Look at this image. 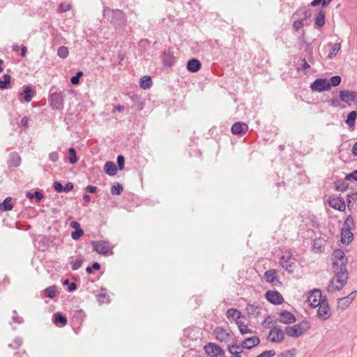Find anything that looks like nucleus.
Returning <instances> with one entry per match:
<instances>
[{"label": "nucleus", "mask_w": 357, "mask_h": 357, "mask_svg": "<svg viewBox=\"0 0 357 357\" xmlns=\"http://www.w3.org/2000/svg\"><path fill=\"white\" fill-rule=\"evenodd\" d=\"M305 52L306 53L305 57L307 59L308 62L310 63H314L313 59V46L311 43H308L305 46Z\"/></svg>", "instance_id": "nucleus-44"}, {"label": "nucleus", "mask_w": 357, "mask_h": 357, "mask_svg": "<svg viewBox=\"0 0 357 357\" xmlns=\"http://www.w3.org/2000/svg\"><path fill=\"white\" fill-rule=\"evenodd\" d=\"M318 307L317 313V317L321 321L328 320L331 316V311L329 305L324 304L318 305Z\"/></svg>", "instance_id": "nucleus-18"}, {"label": "nucleus", "mask_w": 357, "mask_h": 357, "mask_svg": "<svg viewBox=\"0 0 357 357\" xmlns=\"http://www.w3.org/2000/svg\"><path fill=\"white\" fill-rule=\"evenodd\" d=\"M86 317L84 312L82 310H77L73 312L72 323L73 325L79 326Z\"/></svg>", "instance_id": "nucleus-25"}, {"label": "nucleus", "mask_w": 357, "mask_h": 357, "mask_svg": "<svg viewBox=\"0 0 357 357\" xmlns=\"http://www.w3.org/2000/svg\"><path fill=\"white\" fill-rule=\"evenodd\" d=\"M45 295L47 298H54L56 296V286H50L45 289Z\"/></svg>", "instance_id": "nucleus-52"}, {"label": "nucleus", "mask_w": 357, "mask_h": 357, "mask_svg": "<svg viewBox=\"0 0 357 357\" xmlns=\"http://www.w3.org/2000/svg\"><path fill=\"white\" fill-rule=\"evenodd\" d=\"M356 119L357 112L355 110L350 112L347 116L345 123L352 130L354 129Z\"/></svg>", "instance_id": "nucleus-33"}, {"label": "nucleus", "mask_w": 357, "mask_h": 357, "mask_svg": "<svg viewBox=\"0 0 357 357\" xmlns=\"http://www.w3.org/2000/svg\"><path fill=\"white\" fill-rule=\"evenodd\" d=\"M11 76L9 74H4L3 79H0V89H7L10 86Z\"/></svg>", "instance_id": "nucleus-40"}, {"label": "nucleus", "mask_w": 357, "mask_h": 357, "mask_svg": "<svg viewBox=\"0 0 357 357\" xmlns=\"http://www.w3.org/2000/svg\"><path fill=\"white\" fill-rule=\"evenodd\" d=\"M13 315L12 317V319L13 322L19 324H22L24 322V319L22 317L17 315V312L15 310L13 311Z\"/></svg>", "instance_id": "nucleus-63"}, {"label": "nucleus", "mask_w": 357, "mask_h": 357, "mask_svg": "<svg viewBox=\"0 0 357 357\" xmlns=\"http://www.w3.org/2000/svg\"><path fill=\"white\" fill-rule=\"evenodd\" d=\"M275 355V351L274 350H266L261 352L260 354L257 356L256 357H273Z\"/></svg>", "instance_id": "nucleus-64"}, {"label": "nucleus", "mask_w": 357, "mask_h": 357, "mask_svg": "<svg viewBox=\"0 0 357 357\" xmlns=\"http://www.w3.org/2000/svg\"><path fill=\"white\" fill-rule=\"evenodd\" d=\"M321 297V290L314 289L310 292V294L307 298V302L312 308L317 307L319 305L320 303H321V301L320 300Z\"/></svg>", "instance_id": "nucleus-14"}, {"label": "nucleus", "mask_w": 357, "mask_h": 357, "mask_svg": "<svg viewBox=\"0 0 357 357\" xmlns=\"http://www.w3.org/2000/svg\"><path fill=\"white\" fill-rule=\"evenodd\" d=\"M226 317L229 319L234 320L236 324L241 321V318H244V316L242 314L241 312L235 308L228 309L226 312Z\"/></svg>", "instance_id": "nucleus-22"}, {"label": "nucleus", "mask_w": 357, "mask_h": 357, "mask_svg": "<svg viewBox=\"0 0 357 357\" xmlns=\"http://www.w3.org/2000/svg\"><path fill=\"white\" fill-rule=\"evenodd\" d=\"M284 332L288 336L292 337H298L302 335V332L298 330V328L296 326V324L292 326H286L284 328Z\"/></svg>", "instance_id": "nucleus-32"}, {"label": "nucleus", "mask_w": 357, "mask_h": 357, "mask_svg": "<svg viewBox=\"0 0 357 357\" xmlns=\"http://www.w3.org/2000/svg\"><path fill=\"white\" fill-rule=\"evenodd\" d=\"M153 84L151 77L150 76L146 75L142 77L139 81V86L143 89H149Z\"/></svg>", "instance_id": "nucleus-41"}, {"label": "nucleus", "mask_w": 357, "mask_h": 357, "mask_svg": "<svg viewBox=\"0 0 357 357\" xmlns=\"http://www.w3.org/2000/svg\"><path fill=\"white\" fill-rule=\"evenodd\" d=\"M354 225L353 218L351 215H349L344 221L343 228L342 230L347 231V229L352 230Z\"/></svg>", "instance_id": "nucleus-46"}, {"label": "nucleus", "mask_w": 357, "mask_h": 357, "mask_svg": "<svg viewBox=\"0 0 357 357\" xmlns=\"http://www.w3.org/2000/svg\"><path fill=\"white\" fill-rule=\"evenodd\" d=\"M354 239V234L351 230L341 231V242L344 244H349Z\"/></svg>", "instance_id": "nucleus-35"}, {"label": "nucleus", "mask_w": 357, "mask_h": 357, "mask_svg": "<svg viewBox=\"0 0 357 357\" xmlns=\"http://www.w3.org/2000/svg\"><path fill=\"white\" fill-rule=\"evenodd\" d=\"M83 261L82 259H78L73 260L70 261L71 268L73 271L77 270L82 265Z\"/></svg>", "instance_id": "nucleus-62"}, {"label": "nucleus", "mask_w": 357, "mask_h": 357, "mask_svg": "<svg viewBox=\"0 0 357 357\" xmlns=\"http://www.w3.org/2000/svg\"><path fill=\"white\" fill-rule=\"evenodd\" d=\"M204 349L205 353L210 357H223L225 356L224 350L215 343L208 342Z\"/></svg>", "instance_id": "nucleus-5"}, {"label": "nucleus", "mask_w": 357, "mask_h": 357, "mask_svg": "<svg viewBox=\"0 0 357 357\" xmlns=\"http://www.w3.org/2000/svg\"><path fill=\"white\" fill-rule=\"evenodd\" d=\"M35 94L36 92L31 86H25L23 91L20 93L19 99L21 100L22 98L25 102H29Z\"/></svg>", "instance_id": "nucleus-21"}, {"label": "nucleus", "mask_w": 357, "mask_h": 357, "mask_svg": "<svg viewBox=\"0 0 357 357\" xmlns=\"http://www.w3.org/2000/svg\"><path fill=\"white\" fill-rule=\"evenodd\" d=\"M357 199V192H351L347 195V203L349 211H351L354 208V202Z\"/></svg>", "instance_id": "nucleus-42"}, {"label": "nucleus", "mask_w": 357, "mask_h": 357, "mask_svg": "<svg viewBox=\"0 0 357 357\" xmlns=\"http://www.w3.org/2000/svg\"><path fill=\"white\" fill-rule=\"evenodd\" d=\"M238 327L241 334L244 335L246 333H252V330L250 329L247 325H245L242 321L238 323Z\"/></svg>", "instance_id": "nucleus-55"}, {"label": "nucleus", "mask_w": 357, "mask_h": 357, "mask_svg": "<svg viewBox=\"0 0 357 357\" xmlns=\"http://www.w3.org/2000/svg\"><path fill=\"white\" fill-rule=\"evenodd\" d=\"M245 310L248 317L256 318L261 314V307L257 303H248Z\"/></svg>", "instance_id": "nucleus-20"}, {"label": "nucleus", "mask_w": 357, "mask_h": 357, "mask_svg": "<svg viewBox=\"0 0 357 357\" xmlns=\"http://www.w3.org/2000/svg\"><path fill=\"white\" fill-rule=\"evenodd\" d=\"M100 264L98 262H93L91 266H87L86 272L88 274L93 273V271H99L100 269Z\"/></svg>", "instance_id": "nucleus-59"}, {"label": "nucleus", "mask_w": 357, "mask_h": 357, "mask_svg": "<svg viewBox=\"0 0 357 357\" xmlns=\"http://www.w3.org/2000/svg\"><path fill=\"white\" fill-rule=\"evenodd\" d=\"M342 81V78L340 75H334L330 78L328 80V84L330 85V89L331 86H337L340 84Z\"/></svg>", "instance_id": "nucleus-51"}, {"label": "nucleus", "mask_w": 357, "mask_h": 357, "mask_svg": "<svg viewBox=\"0 0 357 357\" xmlns=\"http://www.w3.org/2000/svg\"><path fill=\"white\" fill-rule=\"evenodd\" d=\"M103 17L112 25L116 30H120L126 25L127 17L126 13L120 9H112L105 7L103 10Z\"/></svg>", "instance_id": "nucleus-2"}, {"label": "nucleus", "mask_w": 357, "mask_h": 357, "mask_svg": "<svg viewBox=\"0 0 357 357\" xmlns=\"http://www.w3.org/2000/svg\"><path fill=\"white\" fill-rule=\"evenodd\" d=\"M116 167L120 170H123L125 167V158L123 155H119L116 158Z\"/></svg>", "instance_id": "nucleus-60"}, {"label": "nucleus", "mask_w": 357, "mask_h": 357, "mask_svg": "<svg viewBox=\"0 0 357 357\" xmlns=\"http://www.w3.org/2000/svg\"><path fill=\"white\" fill-rule=\"evenodd\" d=\"M357 294V291H353L347 296L338 299L337 307L342 310L346 309L354 301Z\"/></svg>", "instance_id": "nucleus-17"}, {"label": "nucleus", "mask_w": 357, "mask_h": 357, "mask_svg": "<svg viewBox=\"0 0 357 357\" xmlns=\"http://www.w3.org/2000/svg\"><path fill=\"white\" fill-rule=\"evenodd\" d=\"M69 54L68 48L66 46H61L57 50V56L61 59H66Z\"/></svg>", "instance_id": "nucleus-50"}, {"label": "nucleus", "mask_w": 357, "mask_h": 357, "mask_svg": "<svg viewBox=\"0 0 357 357\" xmlns=\"http://www.w3.org/2000/svg\"><path fill=\"white\" fill-rule=\"evenodd\" d=\"M26 197L29 199H35L36 202L39 203L44 198V194L40 190H36L33 192L28 191L26 193Z\"/></svg>", "instance_id": "nucleus-38"}, {"label": "nucleus", "mask_w": 357, "mask_h": 357, "mask_svg": "<svg viewBox=\"0 0 357 357\" xmlns=\"http://www.w3.org/2000/svg\"><path fill=\"white\" fill-rule=\"evenodd\" d=\"M340 47H341L340 43H335L333 45V47H332V48H331V51H330V52H329V54L328 55V58L332 59L335 55H336V54L340 50Z\"/></svg>", "instance_id": "nucleus-58"}, {"label": "nucleus", "mask_w": 357, "mask_h": 357, "mask_svg": "<svg viewBox=\"0 0 357 357\" xmlns=\"http://www.w3.org/2000/svg\"><path fill=\"white\" fill-rule=\"evenodd\" d=\"M68 160L69 162L72 165L76 164L79 160L78 157L77 156L76 151L75 148L70 147L68 149Z\"/></svg>", "instance_id": "nucleus-47"}, {"label": "nucleus", "mask_w": 357, "mask_h": 357, "mask_svg": "<svg viewBox=\"0 0 357 357\" xmlns=\"http://www.w3.org/2000/svg\"><path fill=\"white\" fill-rule=\"evenodd\" d=\"M314 24L317 27H322L325 24V13L322 9L319 10L315 17Z\"/></svg>", "instance_id": "nucleus-39"}, {"label": "nucleus", "mask_w": 357, "mask_h": 357, "mask_svg": "<svg viewBox=\"0 0 357 357\" xmlns=\"http://www.w3.org/2000/svg\"><path fill=\"white\" fill-rule=\"evenodd\" d=\"M83 235L84 230L81 227L76 228V229L71 232V237L73 240H78Z\"/></svg>", "instance_id": "nucleus-57"}, {"label": "nucleus", "mask_w": 357, "mask_h": 357, "mask_svg": "<svg viewBox=\"0 0 357 357\" xmlns=\"http://www.w3.org/2000/svg\"><path fill=\"white\" fill-rule=\"evenodd\" d=\"M21 161L20 155L16 152H13L10 154L8 165L9 167H17L20 165Z\"/></svg>", "instance_id": "nucleus-30"}, {"label": "nucleus", "mask_w": 357, "mask_h": 357, "mask_svg": "<svg viewBox=\"0 0 357 357\" xmlns=\"http://www.w3.org/2000/svg\"><path fill=\"white\" fill-rule=\"evenodd\" d=\"M340 100L348 105H351V102L357 104V92L350 90H340L339 91Z\"/></svg>", "instance_id": "nucleus-7"}, {"label": "nucleus", "mask_w": 357, "mask_h": 357, "mask_svg": "<svg viewBox=\"0 0 357 357\" xmlns=\"http://www.w3.org/2000/svg\"><path fill=\"white\" fill-rule=\"evenodd\" d=\"M345 181V178L344 180L340 179L336 180L333 182L334 188L335 190L344 192L349 188V183Z\"/></svg>", "instance_id": "nucleus-36"}, {"label": "nucleus", "mask_w": 357, "mask_h": 357, "mask_svg": "<svg viewBox=\"0 0 357 357\" xmlns=\"http://www.w3.org/2000/svg\"><path fill=\"white\" fill-rule=\"evenodd\" d=\"M248 130V126L241 121L234 123L231 128V133L235 135H243L246 133Z\"/></svg>", "instance_id": "nucleus-16"}, {"label": "nucleus", "mask_w": 357, "mask_h": 357, "mask_svg": "<svg viewBox=\"0 0 357 357\" xmlns=\"http://www.w3.org/2000/svg\"><path fill=\"white\" fill-rule=\"evenodd\" d=\"M13 198L11 197H6L3 202L0 203V211L6 212L11 211L13 208V204L11 202Z\"/></svg>", "instance_id": "nucleus-37"}, {"label": "nucleus", "mask_w": 357, "mask_h": 357, "mask_svg": "<svg viewBox=\"0 0 357 357\" xmlns=\"http://www.w3.org/2000/svg\"><path fill=\"white\" fill-rule=\"evenodd\" d=\"M162 61L163 65L166 67L171 68L174 65L176 62V58L170 49L163 52L162 55Z\"/></svg>", "instance_id": "nucleus-15"}, {"label": "nucleus", "mask_w": 357, "mask_h": 357, "mask_svg": "<svg viewBox=\"0 0 357 357\" xmlns=\"http://www.w3.org/2000/svg\"><path fill=\"white\" fill-rule=\"evenodd\" d=\"M123 190V188L119 183H116L111 188V193L113 195H120Z\"/></svg>", "instance_id": "nucleus-49"}, {"label": "nucleus", "mask_w": 357, "mask_h": 357, "mask_svg": "<svg viewBox=\"0 0 357 357\" xmlns=\"http://www.w3.org/2000/svg\"><path fill=\"white\" fill-rule=\"evenodd\" d=\"M53 323L60 327L65 326L68 323L67 317L61 312H56L53 314Z\"/></svg>", "instance_id": "nucleus-28"}, {"label": "nucleus", "mask_w": 357, "mask_h": 357, "mask_svg": "<svg viewBox=\"0 0 357 357\" xmlns=\"http://www.w3.org/2000/svg\"><path fill=\"white\" fill-rule=\"evenodd\" d=\"M280 264L282 268L290 273H292L294 271L296 266L295 259L293 258L292 255L290 254L282 255L280 259Z\"/></svg>", "instance_id": "nucleus-6"}, {"label": "nucleus", "mask_w": 357, "mask_h": 357, "mask_svg": "<svg viewBox=\"0 0 357 357\" xmlns=\"http://www.w3.org/2000/svg\"><path fill=\"white\" fill-rule=\"evenodd\" d=\"M130 97L133 102V106L137 107L138 110H142L144 108V104L142 100V98L138 94L135 92H132L130 93Z\"/></svg>", "instance_id": "nucleus-31"}, {"label": "nucleus", "mask_w": 357, "mask_h": 357, "mask_svg": "<svg viewBox=\"0 0 357 357\" xmlns=\"http://www.w3.org/2000/svg\"><path fill=\"white\" fill-rule=\"evenodd\" d=\"M328 204L331 208H333L335 210H337V211H340L342 212H343L346 210L345 201L340 196V195L339 196H336V197H334V196L329 197V198L328 199Z\"/></svg>", "instance_id": "nucleus-10"}, {"label": "nucleus", "mask_w": 357, "mask_h": 357, "mask_svg": "<svg viewBox=\"0 0 357 357\" xmlns=\"http://www.w3.org/2000/svg\"><path fill=\"white\" fill-rule=\"evenodd\" d=\"M299 15L302 16L303 17L301 20H303V22L306 20L307 19L310 18L312 15V12L310 9H304V10H297L294 15Z\"/></svg>", "instance_id": "nucleus-48"}, {"label": "nucleus", "mask_w": 357, "mask_h": 357, "mask_svg": "<svg viewBox=\"0 0 357 357\" xmlns=\"http://www.w3.org/2000/svg\"><path fill=\"white\" fill-rule=\"evenodd\" d=\"M201 68L202 63L196 58H192L187 61L186 69L190 73H197L201 69Z\"/></svg>", "instance_id": "nucleus-23"}, {"label": "nucleus", "mask_w": 357, "mask_h": 357, "mask_svg": "<svg viewBox=\"0 0 357 357\" xmlns=\"http://www.w3.org/2000/svg\"><path fill=\"white\" fill-rule=\"evenodd\" d=\"M264 296L266 299L273 305H280L284 302L282 296L276 290H268Z\"/></svg>", "instance_id": "nucleus-12"}, {"label": "nucleus", "mask_w": 357, "mask_h": 357, "mask_svg": "<svg viewBox=\"0 0 357 357\" xmlns=\"http://www.w3.org/2000/svg\"><path fill=\"white\" fill-rule=\"evenodd\" d=\"M64 286H68V291L73 292L77 289V285L75 282H70L68 279H66L63 282Z\"/></svg>", "instance_id": "nucleus-56"}, {"label": "nucleus", "mask_w": 357, "mask_h": 357, "mask_svg": "<svg viewBox=\"0 0 357 357\" xmlns=\"http://www.w3.org/2000/svg\"><path fill=\"white\" fill-rule=\"evenodd\" d=\"M284 330L278 327L277 328H272L269 331L268 338L271 342H282L284 340Z\"/></svg>", "instance_id": "nucleus-13"}, {"label": "nucleus", "mask_w": 357, "mask_h": 357, "mask_svg": "<svg viewBox=\"0 0 357 357\" xmlns=\"http://www.w3.org/2000/svg\"><path fill=\"white\" fill-rule=\"evenodd\" d=\"M74 188V185L72 182H68L63 186L62 183L59 181H54L53 183V188L57 192H68L71 191Z\"/></svg>", "instance_id": "nucleus-24"}, {"label": "nucleus", "mask_w": 357, "mask_h": 357, "mask_svg": "<svg viewBox=\"0 0 357 357\" xmlns=\"http://www.w3.org/2000/svg\"><path fill=\"white\" fill-rule=\"evenodd\" d=\"M296 326L298 328V330L302 332V335L304 334L306 331H307L310 327L311 324L307 320H303L301 322L296 324Z\"/></svg>", "instance_id": "nucleus-45"}, {"label": "nucleus", "mask_w": 357, "mask_h": 357, "mask_svg": "<svg viewBox=\"0 0 357 357\" xmlns=\"http://www.w3.org/2000/svg\"><path fill=\"white\" fill-rule=\"evenodd\" d=\"M326 241L319 237L318 238H316L313 241V244L312 246V250L314 253L321 254L324 251V245H325Z\"/></svg>", "instance_id": "nucleus-27"}, {"label": "nucleus", "mask_w": 357, "mask_h": 357, "mask_svg": "<svg viewBox=\"0 0 357 357\" xmlns=\"http://www.w3.org/2000/svg\"><path fill=\"white\" fill-rule=\"evenodd\" d=\"M278 278V273L275 269H270L264 273V279L266 282L268 283H271L273 284H275V282L280 283Z\"/></svg>", "instance_id": "nucleus-29"}, {"label": "nucleus", "mask_w": 357, "mask_h": 357, "mask_svg": "<svg viewBox=\"0 0 357 357\" xmlns=\"http://www.w3.org/2000/svg\"><path fill=\"white\" fill-rule=\"evenodd\" d=\"M332 257L335 277L336 282L339 283V285L334 287V289L340 291L344 287L349 278V273L347 268L348 258L340 249H335L333 252Z\"/></svg>", "instance_id": "nucleus-1"}, {"label": "nucleus", "mask_w": 357, "mask_h": 357, "mask_svg": "<svg viewBox=\"0 0 357 357\" xmlns=\"http://www.w3.org/2000/svg\"><path fill=\"white\" fill-rule=\"evenodd\" d=\"M279 316L280 318L275 320V324L279 322L284 324H294L296 321L295 315L286 310H281L279 312Z\"/></svg>", "instance_id": "nucleus-11"}, {"label": "nucleus", "mask_w": 357, "mask_h": 357, "mask_svg": "<svg viewBox=\"0 0 357 357\" xmlns=\"http://www.w3.org/2000/svg\"><path fill=\"white\" fill-rule=\"evenodd\" d=\"M56 238L52 235H44L41 237V238L38 241V250L41 252H45L47 248L52 246H56V243L55 242Z\"/></svg>", "instance_id": "nucleus-8"}, {"label": "nucleus", "mask_w": 357, "mask_h": 357, "mask_svg": "<svg viewBox=\"0 0 357 357\" xmlns=\"http://www.w3.org/2000/svg\"><path fill=\"white\" fill-rule=\"evenodd\" d=\"M84 73L82 71L79 70L76 74L70 78V83L73 85H78L79 84L80 78L83 76Z\"/></svg>", "instance_id": "nucleus-54"}, {"label": "nucleus", "mask_w": 357, "mask_h": 357, "mask_svg": "<svg viewBox=\"0 0 357 357\" xmlns=\"http://www.w3.org/2000/svg\"><path fill=\"white\" fill-rule=\"evenodd\" d=\"M214 334L217 340L220 342H226L229 338V333L222 326H218L214 330Z\"/></svg>", "instance_id": "nucleus-26"}, {"label": "nucleus", "mask_w": 357, "mask_h": 357, "mask_svg": "<svg viewBox=\"0 0 357 357\" xmlns=\"http://www.w3.org/2000/svg\"><path fill=\"white\" fill-rule=\"evenodd\" d=\"M345 181H357V169L354 170L351 173L345 175Z\"/></svg>", "instance_id": "nucleus-61"}, {"label": "nucleus", "mask_w": 357, "mask_h": 357, "mask_svg": "<svg viewBox=\"0 0 357 357\" xmlns=\"http://www.w3.org/2000/svg\"><path fill=\"white\" fill-rule=\"evenodd\" d=\"M260 343V339L258 336H253L245 338L241 343V349H252Z\"/></svg>", "instance_id": "nucleus-19"}, {"label": "nucleus", "mask_w": 357, "mask_h": 357, "mask_svg": "<svg viewBox=\"0 0 357 357\" xmlns=\"http://www.w3.org/2000/svg\"><path fill=\"white\" fill-rule=\"evenodd\" d=\"M310 68V66L308 64V61H307L306 58L304 57V58L301 59V67H298L297 70H302L303 71V74L306 75L307 73V70Z\"/></svg>", "instance_id": "nucleus-53"}, {"label": "nucleus", "mask_w": 357, "mask_h": 357, "mask_svg": "<svg viewBox=\"0 0 357 357\" xmlns=\"http://www.w3.org/2000/svg\"><path fill=\"white\" fill-rule=\"evenodd\" d=\"M104 171L109 176H114L117 172L116 165L114 162L107 161L105 164Z\"/></svg>", "instance_id": "nucleus-34"}, {"label": "nucleus", "mask_w": 357, "mask_h": 357, "mask_svg": "<svg viewBox=\"0 0 357 357\" xmlns=\"http://www.w3.org/2000/svg\"><path fill=\"white\" fill-rule=\"evenodd\" d=\"M63 91L57 92L55 86H52L50 90L49 102L50 105L54 110H61L63 108V102L65 98Z\"/></svg>", "instance_id": "nucleus-3"}, {"label": "nucleus", "mask_w": 357, "mask_h": 357, "mask_svg": "<svg viewBox=\"0 0 357 357\" xmlns=\"http://www.w3.org/2000/svg\"><path fill=\"white\" fill-rule=\"evenodd\" d=\"M312 91L323 92L330 89L328 80L326 78H317L311 84Z\"/></svg>", "instance_id": "nucleus-9"}, {"label": "nucleus", "mask_w": 357, "mask_h": 357, "mask_svg": "<svg viewBox=\"0 0 357 357\" xmlns=\"http://www.w3.org/2000/svg\"><path fill=\"white\" fill-rule=\"evenodd\" d=\"M100 294L98 295V302L100 304L107 303L109 302V296L106 293V289L102 287L100 289Z\"/></svg>", "instance_id": "nucleus-43"}, {"label": "nucleus", "mask_w": 357, "mask_h": 357, "mask_svg": "<svg viewBox=\"0 0 357 357\" xmlns=\"http://www.w3.org/2000/svg\"><path fill=\"white\" fill-rule=\"evenodd\" d=\"M91 244L93 247V250L102 255H113V246L109 245L108 241H92Z\"/></svg>", "instance_id": "nucleus-4"}]
</instances>
